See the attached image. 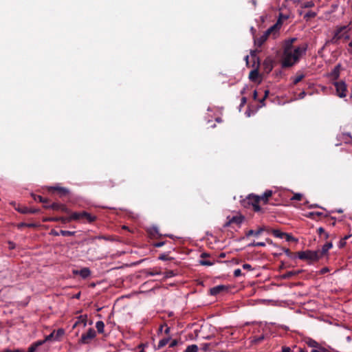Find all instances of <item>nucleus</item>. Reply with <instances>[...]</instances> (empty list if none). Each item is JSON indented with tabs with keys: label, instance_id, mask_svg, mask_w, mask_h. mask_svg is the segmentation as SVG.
Here are the masks:
<instances>
[{
	"label": "nucleus",
	"instance_id": "1",
	"mask_svg": "<svg viewBox=\"0 0 352 352\" xmlns=\"http://www.w3.org/2000/svg\"><path fill=\"white\" fill-rule=\"evenodd\" d=\"M296 40V38H292L285 41L283 43V50L280 58L283 68H289L294 66L298 63L300 57L306 53L308 47L307 43L294 47L293 44Z\"/></svg>",
	"mask_w": 352,
	"mask_h": 352
},
{
	"label": "nucleus",
	"instance_id": "55",
	"mask_svg": "<svg viewBox=\"0 0 352 352\" xmlns=\"http://www.w3.org/2000/svg\"><path fill=\"white\" fill-rule=\"evenodd\" d=\"M317 232H318V234L320 235V236H322V234H324V233L326 232L324 229L322 227H320L318 230H317Z\"/></svg>",
	"mask_w": 352,
	"mask_h": 352
},
{
	"label": "nucleus",
	"instance_id": "5",
	"mask_svg": "<svg viewBox=\"0 0 352 352\" xmlns=\"http://www.w3.org/2000/svg\"><path fill=\"white\" fill-rule=\"evenodd\" d=\"M281 27V21L280 19L277 21L276 23L268 28L262 35L265 39L267 40L270 36H272L274 38H275L278 35L279 30Z\"/></svg>",
	"mask_w": 352,
	"mask_h": 352
},
{
	"label": "nucleus",
	"instance_id": "23",
	"mask_svg": "<svg viewBox=\"0 0 352 352\" xmlns=\"http://www.w3.org/2000/svg\"><path fill=\"white\" fill-rule=\"evenodd\" d=\"M265 230V228H258L257 230H248L247 232H246V236H258V235H260L263 231Z\"/></svg>",
	"mask_w": 352,
	"mask_h": 352
},
{
	"label": "nucleus",
	"instance_id": "22",
	"mask_svg": "<svg viewBox=\"0 0 352 352\" xmlns=\"http://www.w3.org/2000/svg\"><path fill=\"white\" fill-rule=\"evenodd\" d=\"M43 344V342H41V340H38L34 343H32L28 348L27 352H35L36 349L41 345Z\"/></svg>",
	"mask_w": 352,
	"mask_h": 352
},
{
	"label": "nucleus",
	"instance_id": "62",
	"mask_svg": "<svg viewBox=\"0 0 352 352\" xmlns=\"http://www.w3.org/2000/svg\"><path fill=\"white\" fill-rule=\"evenodd\" d=\"M26 225H27L28 228H37L38 226V224L34 223H26Z\"/></svg>",
	"mask_w": 352,
	"mask_h": 352
},
{
	"label": "nucleus",
	"instance_id": "3",
	"mask_svg": "<svg viewBox=\"0 0 352 352\" xmlns=\"http://www.w3.org/2000/svg\"><path fill=\"white\" fill-rule=\"evenodd\" d=\"M298 257L304 261H308L309 262H316L320 259V251H311V250H306L298 252Z\"/></svg>",
	"mask_w": 352,
	"mask_h": 352
},
{
	"label": "nucleus",
	"instance_id": "4",
	"mask_svg": "<svg viewBox=\"0 0 352 352\" xmlns=\"http://www.w3.org/2000/svg\"><path fill=\"white\" fill-rule=\"evenodd\" d=\"M348 26L343 25L337 28L336 31L334 32V35L331 40V42L334 44H337L338 41L343 38L344 40L347 41L350 39V36L348 34Z\"/></svg>",
	"mask_w": 352,
	"mask_h": 352
},
{
	"label": "nucleus",
	"instance_id": "56",
	"mask_svg": "<svg viewBox=\"0 0 352 352\" xmlns=\"http://www.w3.org/2000/svg\"><path fill=\"white\" fill-rule=\"evenodd\" d=\"M281 351L282 352H292V350H291L290 347L287 346H282Z\"/></svg>",
	"mask_w": 352,
	"mask_h": 352
},
{
	"label": "nucleus",
	"instance_id": "28",
	"mask_svg": "<svg viewBox=\"0 0 352 352\" xmlns=\"http://www.w3.org/2000/svg\"><path fill=\"white\" fill-rule=\"evenodd\" d=\"M80 323L83 324V327H85L87 325V316H80L78 320L74 323L73 328H75L77 325H78Z\"/></svg>",
	"mask_w": 352,
	"mask_h": 352
},
{
	"label": "nucleus",
	"instance_id": "40",
	"mask_svg": "<svg viewBox=\"0 0 352 352\" xmlns=\"http://www.w3.org/2000/svg\"><path fill=\"white\" fill-rule=\"evenodd\" d=\"M314 6V3L312 1L304 2L301 4L302 8H309Z\"/></svg>",
	"mask_w": 352,
	"mask_h": 352
},
{
	"label": "nucleus",
	"instance_id": "47",
	"mask_svg": "<svg viewBox=\"0 0 352 352\" xmlns=\"http://www.w3.org/2000/svg\"><path fill=\"white\" fill-rule=\"evenodd\" d=\"M302 195L300 193H296L292 198V200L300 201L302 199Z\"/></svg>",
	"mask_w": 352,
	"mask_h": 352
},
{
	"label": "nucleus",
	"instance_id": "49",
	"mask_svg": "<svg viewBox=\"0 0 352 352\" xmlns=\"http://www.w3.org/2000/svg\"><path fill=\"white\" fill-rule=\"evenodd\" d=\"M59 221H61L63 223H66L70 222L69 217H59Z\"/></svg>",
	"mask_w": 352,
	"mask_h": 352
},
{
	"label": "nucleus",
	"instance_id": "25",
	"mask_svg": "<svg viewBox=\"0 0 352 352\" xmlns=\"http://www.w3.org/2000/svg\"><path fill=\"white\" fill-rule=\"evenodd\" d=\"M305 344L308 346L311 347L313 349L317 348L318 346V345H320V344L318 343L316 340H314L310 338L305 339Z\"/></svg>",
	"mask_w": 352,
	"mask_h": 352
},
{
	"label": "nucleus",
	"instance_id": "24",
	"mask_svg": "<svg viewBox=\"0 0 352 352\" xmlns=\"http://www.w3.org/2000/svg\"><path fill=\"white\" fill-rule=\"evenodd\" d=\"M260 52H261L260 50L256 49V50H252L250 52V54L253 59L254 63H256L258 66L260 65V59L257 56V54L259 53Z\"/></svg>",
	"mask_w": 352,
	"mask_h": 352
},
{
	"label": "nucleus",
	"instance_id": "18",
	"mask_svg": "<svg viewBox=\"0 0 352 352\" xmlns=\"http://www.w3.org/2000/svg\"><path fill=\"white\" fill-rule=\"evenodd\" d=\"M76 274H79L82 278H87L91 275V271L88 267H84L79 271L74 272Z\"/></svg>",
	"mask_w": 352,
	"mask_h": 352
},
{
	"label": "nucleus",
	"instance_id": "60",
	"mask_svg": "<svg viewBox=\"0 0 352 352\" xmlns=\"http://www.w3.org/2000/svg\"><path fill=\"white\" fill-rule=\"evenodd\" d=\"M50 234L52 235V236H58L60 235V232H58L55 230H52L50 232Z\"/></svg>",
	"mask_w": 352,
	"mask_h": 352
},
{
	"label": "nucleus",
	"instance_id": "7",
	"mask_svg": "<svg viewBox=\"0 0 352 352\" xmlns=\"http://www.w3.org/2000/svg\"><path fill=\"white\" fill-rule=\"evenodd\" d=\"M281 27V21L280 19L277 21L276 23L268 28L262 35L265 39L267 40L270 36H272L274 38H275L278 35L279 30Z\"/></svg>",
	"mask_w": 352,
	"mask_h": 352
},
{
	"label": "nucleus",
	"instance_id": "6",
	"mask_svg": "<svg viewBox=\"0 0 352 352\" xmlns=\"http://www.w3.org/2000/svg\"><path fill=\"white\" fill-rule=\"evenodd\" d=\"M281 27V21L280 19L277 21L276 23L268 28L262 35L265 39L267 40L270 36H272L274 38H275L278 35L279 30Z\"/></svg>",
	"mask_w": 352,
	"mask_h": 352
},
{
	"label": "nucleus",
	"instance_id": "20",
	"mask_svg": "<svg viewBox=\"0 0 352 352\" xmlns=\"http://www.w3.org/2000/svg\"><path fill=\"white\" fill-rule=\"evenodd\" d=\"M69 214H70L69 216L70 221H81L82 220V211L80 212H71V213H69Z\"/></svg>",
	"mask_w": 352,
	"mask_h": 352
},
{
	"label": "nucleus",
	"instance_id": "35",
	"mask_svg": "<svg viewBox=\"0 0 352 352\" xmlns=\"http://www.w3.org/2000/svg\"><path fill=\"white\" fill-rule=\"evenodd\" d=\"M281 250L284 252V253L289 258H295V254L290 251L289 249L286 248H282Z\"/></svg>",
	"mask_w": 352,
	"mask_h": 352
},
{
	"label": "nucleus",
	"instance_id": "51",
	"mask_svg": "<svg viewBox=\"0 0 352 352\" xmlns=\"http://www.w3.org/2000/svg\"><path fill=\"white\" fill-rule=\"evenodd\" d=\"M242 267H243V270H248V271H250V270H253L252 265L248 264V263L243 264L242 265Z\"/></svg>",
	"mask_w": 352,
	"mask_h": 352
},
{
	"label": "nucleus",
	"instance_id": "31",
	"mask_svg": "<svg viewBox=\"0 0 352 352\" xmlns=\"http://www.w3.org/2000/svg\"><path fill=\"white\" fill-rule=\"evenodd\" d=\"M32 197L34 199V200L35 201H38V202H41V203H43V204H45L48 201V199H46V198H44L41 195H32Z\"/></svg>",
	"mask_w": 352,
	"mask_h": 352
},
{
	"label": "nucleus",
	"instance_id": "53",
	"mask_svg": "<svg viewBox=\"0 0 352 352\" xmlns=\"http://www.w3.org/2000/svg\"><path fill=\"white\" fill-rule=\"evenodd\" d=\"M241 275H242V272L240 269H236L234 271V276L235 277H239Z\"/></svg>",
	"mask_w": 352,
	"mask_h": 352
},
{
	"label": "nucleus",
	"instance_id": "42",
	"mask_svg": "<svg viewBox=\"0 0 352 352\" xmlns=\"http://www.w3.org/2000/svg\"><path fill=\"white\" fill-rule=\"evenodd\" d=\"M150 234L153 236H155L156 235H160L158 228L156 227H153L150 230Z\"/></svg>",
	"mask_w": 352,
	"mask_h": 352
},
{
	"label": "nucleus",
	"instance_id": "46",
	"mask_svg": "<svg viewBox=\"0 0 352 352\" xmlns=\"http://www.w3.org/2000/svg\"><path fill=\"white\" fill-rule=\"evenodd\" d=\"M54 332H52L50 335L47 336L44 340H41V342H43V344H44L45 342L51 340L54 337Z\"/></svg>",
	"mask_w": 352,
	"mask_h": 352
},
{
	"label": "nucleus",
	"instance_id": "52",
	"mask_svg": "<svg viewBox=\"0 0 352 352\" xmlns=\"http://www.w3.org/2000/svg\"><path fill=\"white\" fill-rule=\"evenodd\" d=\"M148 274L151 276H155L157 274H160L161 272L157 269H153L152 271L149 272Z\"/></svg>",
	"mask_w": 352,
	"mask_h": 352
},
{
	"label": "nucleus",
	"instance_id": "9",
	"mask_svg": "<svg viewBox=\"0 0 352 352\" xmlns=\"http://www.w3.org/2000/svg\"><path fill=\"white\" fill-rule=\"evenodd\" d=\"M49 191L52 194L56 193L60 198L67 197L69 195V190L64 187L51 186L49 188Z\"/></svg>",
	"mask_w": 352,
	"mask_h": 352
},
{
	"label": "nucleus",
	"instance_id": "27",
	"mask_svg": "<svg viewBox=\"0 0 352 352\" xmlns=\"http://www.w3.org/2000/svg\"><path fill=\"white\" fill-rule=\"evenodd\" d=\"M302 271L301 270H298V271H289V272H287L285 274H283V278H285V279H287V278H292V276H296L298 275V274H300Z\"/></svg>",
	"mask_w": 352,
	"mask_h": 352
},
{
	"label": "nucleus",
	"instance_id": "58",
	"mask_svg": "<svg viewBox=\"0 0 352 352\" xmlns=\"http://www.w3.org/2000/svg\"><path fill=\"white\" fill-rule=\"evenodd\" d=\"M3 352H24L23 350L21 349H15V350H10V349H5L3 351Z\"/></svg>",
	"mask_w": 352,
	"mask_h": 352
},
{
	"label": "nucleus",
	"instance_id": "21",
	"mask_svg": "<svg viewBox=\"0 0 352 352\" xmlns=\"http://www.w3.org/2000/svg\"><path fill=\"white\" fill-rule=\"evenodd\" d=\"M267 41L265 37H263V35H261L260 37L257 38L256 36H254V45L261 47Z\"/></svg>",
	"mask_w": 352,
	"mask_h": 352
},
{
	"label": "nucleus",
	"instance_id": "16",
	"mask_svg": "<svg viewBox=\"0 0 352 352\" xmlns=\"http://www.w3.org/2000/svg\"><path fill=\"white\" fill-rule=\"evenodd\" d=\"M96 220V217L91 215L86 211H82V220L88 223H92Z\"/></svg>",
	"mask_w": 352,
	"mask_h": 352
},
{
	"label": "nucleus",
	"instance_id": "13",
	"mask_svg": "<svg viewBox=\"0 0 352 352\" xmlns=\"http://www.w3.org/2000/svg\"><path fill=\"white\" fill-rule=\"evenodd\" d=\"M273 67H274L273 60L270 57L266 58L263 63V72L267 74L272 70Z\"/></svg>",
	"mask_w": 352,
	"mask_h": 352
},
{
	"label": "nucleus",
	"instance_id": "59",
	"mask_svg": "<svg viewBox=\"0 0 352 352\" xmlns=\"http://www.w3.org/2000/svg\"><path fill=\"white\" fill-rule=\"evenodd\" d=\"M345 245H346V241L343 239H342L339 242V245H338L339 248H342L345 246Z\"/></svg>",
	"mask_w": 352,
	"mask_h": 352
},
{
	"label": "nucleus",
	"instance_id": "38",
	"mask_svg": "<svg viewBox=\"0 0 352 352\" xmlns=\"http://www.w3.org/2000/svg\"><path fill=\"white\" fill-rule=\"evenodd\" d=\"M311 352H330L328 349L318 345L317 348L312 349Z\"/></svg>",
	"mask_w": 352,
	"mask_h": 352
},
{
	"label": "nucleus",
	"instance_id": "32",
	"mask_svg": "<svg viewBox=\"0 0 352 352\" xmlns=\"http://www.w3.org/2000/svg\"><path fill=\"white\" fill-rule=\"evenodd\" d=\"M96 327L99 333L104 332V324L102 321H98L96 324Z\"/></svg>",
	"mask_w": 352,
	"mask_h": 352
},
{
	"label": "nucleus",
	"instance_id": "36",
	"mask_svg": "<svg viewBox=\"0 0 352 352\" xmlns=\"http://www.w3.org/2000/svg\"><path fill=\"white\" fill-rule=\"evenodd\" d=\"M199 263L201 265L211 266L214 263V261H211L210 260H205L204 258L199 261Z\"/></svg>",
	"mask_w": 352,
	"mask_h": 352
},
{
	"label": "nucleus",
	"instance_id": "14",
	"mask_svg": "<svg viewBox=\"0 0 352 352\" xmlns=\"http://www.w3.org/2000/svg\"><path fill=\"white\" fill-rule=\"evenodd\" d=\"M228 287L226 285H220L215 286L210 289V294L212 296H217L219 294H221L224 292H228Z\"/></svg>",
	"mask_w": 352,
	"mask_h": 352
},
{
	"label": "nucleus",
	"instance_id": "45",
	"mask_svg": "<svg viewBox=\"0 0 352 352\" xmlns=\"http://www.w3.org/2000/svg\"><path fill=\"white\" fill-rule=\"evenodd\" d=\"M175 275V272L173 270H168L164 273L165 278H170Z\"/></svg>",
	"mask_w": 352,
	"mask_h": 352
},
{
	"label": "nucleus",
	"instance_id": "63",
	"mask_svg": "<svg viewBox=\"0 0 352 352\" xmlns=\"http://www.w3.org/2000/svg\"><path fill=\"white\" fill-rule=\"evenodd\" d=\"M43 208H45V209H51V204H50L49 200L47 203L43 204Z\"/></svg>",
	"mask_w": 352,
	"mask_h": 352
},
{
	"label": "nucleus",
	"instance_id": "29",
	"mask_svg": "<svg viewBox=\"0 0 352 352\" xmlns=\"http://www.w3.org/2000/svg\"><path fill=\"white\" fill-rule=\"evenodd\" d=\"M258 76H259V72H258V68H256L255 69L252 70L250 72L249 78L252 81H255L258 78Z\"/></svg>",
	"mask_w": 352,
	"mask_h": 352
},
{
	"label": "nucleus",
	"instance_id": "39",
	"mask_svg": "<svg viewBox=\"0 0 352 352\" xmlns=\"http://www.w3.org/2000/svg\"><path fill=\"white\" fill-rule=\"evenodd\" d=\"M170 341V338H163L161 340H160L159 343H158V348H162L164 346H166Z\"/></svg>",
	"mask_w": 352,
	"mask_h": 352
},
{
	"label": "nucleus",
	"instance_id": "37",
	"mask_svg": "<svg viewBox=\"0 0 352 352\" xmlns=\"http://www.w3.org/2000/svg\"><path fill=\"white\" fill-rule=\"evenodd\" d=\"M76 232H74V231H68V230H60V234L62 235V236H74Z\"/></svg>",
	"mask_w": 352,
	"mask_h": 352
},
{
	"label": "nucleus",
	"instance_id": "50",
	"mask_svg": "<svg viewBox=\"0 0 352 352\" xmlns=\"http://www.w3.org/2000/svg\"><path fill=\"white\" fill-rule=\"evenodd\" d=\"M287 19H288V16L287 15H285V14H283L282 13H280L279 14V17H278L277 21H279L280 19L281 25H282L283 20H286Z\"/></svg>",
	"mask_w": 352,
	"mask_h": 352
},
{
	"label": "nucleus",
	"instance_id": "61",
	"mask_svg": "<svg viewBox=\"0 0 352 352\" xmlns=\"http://www.w3.org/2000/svg\"><path fill=\"white\" fill-rule=\"evenodd\" d=\"M164 244H165L164 241L157 242V243H154V246L156 248H160V247H162Z\"/></svg>",
	"mask_w": 352,
	"mask_h": 352
},
{
	"label": "nucleus",
	"instance_id": "8",
	"mask_svg": "<svg viewBox=\"0 0 352 352\" xmlns=\"http://www.w3.org/2000/svg\"><path fill=\"white\" fill-rule=\"evenodd\" d=\"M96 336V331L93 328H89L87 333L82 334L79 343L83 344H89Z\"/></svg>",
	"mask_w": 352,
	"mask_h": 352
},
{
	"label": "nucleus",
	"instance_id": "10",
	"mask_svg": "<svg viewBox=\"0 0 352 352\" xmlns=\"http://www.w3.org/2000/svg\"><path fill=\"white\" fill-rule=\"evenodd\" d=\"M334 86L336 89L337 95L340 98H344L346 96V92L347 91V88L346 85L344 81L336 82L334 83Z\"/></svg>",
	"mask_w": 352,
	"mask_h": 352
},
{
	"label": "nucleus",
	"instance_id": "54",
	"mask_svg": "<svg viewBox=\"0 0 352 352\" xmlns=\"http://www.w3.org/2000/svg\"><path fill=\"white\" fill-rule=\"evenodd\" d=\"M178 344V341L177 340H173L170 344H169V347L170 348H173V347H175V346H177Z\"/></svg>",
	"mask_w": 352,
	"mask_h": 352
},
{
	"label": "nucleus",
	"instance_id": "44",
	"mask_svg": "<svg viewBox=\"0 0 352 352\" xmlns=\"http://www.w3.org/2000/svg\"><path fill=\"white\" fill-rule=\"evenodd\" d=\"M269 93L270 92H269L268 90H265V95H264L263 98L261 100H259L260 103L261 104V107L265 106L264 101L266 99V98L268 96Z\"/></svg>",
	"mask_w": 352,
	"mask_h": 352
},
{
	"label": "nucleus",
	"instance_id": "26",
	"mask_svg": "<svg viewBox=\"0 0 352 352\" xmlns=\"http://www.w3.org/2000/svg\"><path fill=\"white\" fill-rule=\"evenodd\" d=\"M217 343H203L201 344V350H203L205 352H207V351H209L211 348H213L215 346H217Z\"/></svg>",
	"mask_w": 352,
	"mask_h": 352
},
{
	"label": "nucleus",
	"instance_id": "48",
	"mask_svg": "<svg viewBox=\"0 0 352 352\" xmlns=\"http://www.w3.org/2000/svg\"><path fill=\"white\" fill-rule=\"evenodd\" d=\"M159 259L162 261H167L172 259V258H170L167 254H163L159 256Z\"/></svg>",
	"mask_w": 352,
	"mask_h": 352
},
{
	"label": "nucleus",
	"instance_id": "11",
	"mask_svg": "<svg viewBox=\"0 0 352 352\" xmlns=\"http://www.w3.org/2000/svg\"><path fill=\"white\" fill-rule=\"evenodd\" d=\"M243 217L242 216H230L227 217L228 221L224 223L223 227L227 228L231 226L232 224L240 226L243 221Z\"/></svg>",
	"mask_w": 352,
	"mask_h": 352
},
{
	"label": "nucleus",
	"instance_id": "64",
	"mask_svg": "<svg viewBox=\"0 0 352 352\" xmlns=\"http://www.w3.org/2000/svg\"><path fill=\"white\" fill-rule=\"evenodd\" d=\"M209 256H210V254H208V253H206V252H203V253H201V256H200V257H201V258H208V257H209Z\"/></svg>",
	"mask_w": 352,
	"mask_h": 352
},
{
	"label": "nucleus",
	"instance_id": "34",
	"mask_svg": "<svg viewBox=\"0 0 352 352\" xmlns=\"http://www.w3.org/2000/svg\"><path fill=\"white\" fill-rule=\"evenodd\" d=\"M198 346L196 344H191L186 347L184 352H197Z\"/></svg>",
	"mask_w": 352,
	"mask_h": 352
},
{
	"label": "nucleus",
	"instance_id": "30",
	"mask_svg": "<svg viewBox=\"0 0 352 352\" xmlns=\"http://www.w3.org/2000/svg\"><path fill=\"white\" fill-rule=\"evenodd\" d=\"M271 233L277 238L283 239L284 235H286L285 232H281L279 230L272 229Z\"/></svg>",
	"mask_w": 352,
	"mask_h": 352
},
{
	"label": "nucleus",
	"instance_id": "19",
	"mask_svg": "<svg viewBox=\"0 0 352 352\" xmlns=\"http://www.w3.org/2000/svg\"><path fill=\"white\" fill-rule=\"evenodd\" d=\"M340 70H341V65L338 64L331 71V76L333 79L337 80L340 76Z\"/></svg>",
	"mask_w": 352,
	"mask_h": 352
},
{
	"label": "nucleus",
	"instance_id": "15",
	"mask_svg": "<svg viewBox=\"0 0 352 352\" xmlns=\"http://www.w3.org/2000/svg\"><path fill=\"white\" fill-rule=\"evenodd\" d=\"M15 209H16V210H17L18 212H19L20 213H22V214H28V213L35 214V213H37L39 212L38 209L30 208L26 206H19L17 208H15Z\"/></svg>",
	"mask_w": 352,
	"mask_h": 352
},
{
	"label": "nucleus",
	"instance_id": "17",
	"mask_svg": "<svg viewBox=\"0 0 352 352\" xmlns=\"http://www.w3.org/2000/svg\"><path fill=\"white\" fill-rule=\"evenodd\" d=\"M333 247L332 242H327L326 243L322 248L321 250L320 251V258L323 257L324 255H326L328 252V251Z\"/></svg>",
	"mask_w": 352,
	"mask_h": 352
},
{
	"label": "nucleus",
	"instance_id": "33",
	"mask_svg": "<svg viewBox=\"0 0 352 352\" xmlns=\"http://www.w3.org/2000/svg\"><path fill=\"white\" fill-rule=\"evenodd\" d=\"M305 78V75L303 74H297L296 77L294 78L293 85H296L299 82H300Z\"/></svg>",
	"mask_w": 352,
	"mask_h": 352
},
{
	"label": "nucleus",
	"instance_id": "41",
	"mask_svg": "<svg viewBox=\"0 0 352 352\" xmlns=\"http://www.w3.org/2000/svg\"><path fill=\"white\" fill-rule=\"evenodd\" d=\"M316 16V13L313 11L307 12L304 16V19L308 20L311 18H314Z\"/></svg>",
	"mask_w": 352,
	"mask_h": 352
},
{
	"label": "nucleus",
	"instance_id": "43",
	"mask_svg": "<svg viewBox=\"0 0 352 352\" xmlns=\"http://www.w3.org/2000/svg\"><path fill=\"white\" fill-rule=\"evenodd\" d=\"M284 238H285L287 241H297V239L292 236L291 234L286 233V235H284Z\"/></svg>",
	"mask_w": 352,
	"mask_h": 352
},
{
	"label": "nucleus",
	"instance_id": "57",
	"mask_svg": "<svg viewBox=\"0 0 352 352\" xmlns=\"http://www.w3.org/2000/svg\"><path fill=\"white\" fill-rule=\"evenodd\" d=\"M328 272H329V269L328 267H325L322 268L319 273H320V274H324L325 273H327Z\"/></svg>",
	"mask_w": 352,
	"mask_h": 352
},
{
	"label": "nucleus",
	"instance_id": "2",
	"mask_svg": "<svg viewBox=\"0 0 352 352\" xmlns=\"http://www.w3.org/2000/svg\"><path fill=\"white\" fill-rule=\"evenodd\" d=\"M272 194L273 192L271 190H266L261 196L250 194L243 201V205L245 207L251 205L254 212H261L262 209L259 206V203L262 201L263 204H267L269 198L272 196Z\"/></svg>",
	"mask_w": 352,
	"mask_h": 352
},
{
	"label": "nucleus",
	"instance_id": "12",
	"mask_svg": "<svg viewBox=\"0 0 352 352\" xmlns=\"http://www.w3.org/2000/svg\"><path fill=\"white\" fill-rule=\"evenodd\" d=\"M51 209L55 211H60L65 214L71 213V210L67 207L65 204L58 202H53L51 204Z\"/></svg>",
	"mask_w": 352,
	"mask_h": 352
}]
</instances>
